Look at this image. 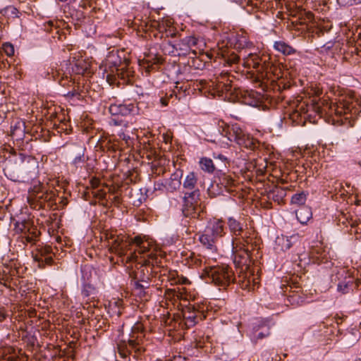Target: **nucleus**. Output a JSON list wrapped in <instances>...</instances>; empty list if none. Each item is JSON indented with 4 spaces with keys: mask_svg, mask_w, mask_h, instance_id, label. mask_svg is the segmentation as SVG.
Here are the masks:
<instances>
[{
    "mask_svg": "<svg viewBox=\"0 0 361 361\" xmlns=\"http://www.w3.org/2000/svg\"><path fill=\"white\" fill-rule=\"evenodd\" d=\"M47 25L50 27H52L54 25V23L49 20V22H47Z\"/></svg>",
    "mask_w": 361,
    "mask_h": 361,
    "instance_id": "47",
    "label": "nucleus"
},
{
    "mask_svg": "<svg viewBox=\"0 0 361 361\" xmlns=\"http://www.w3.org/2000/svg\"><path fill=\"white\" fill-rule=\"evenodd\" d=\"M197 182V176L194 172L188 173L183 180V188L191 190L185 192L183 198L182 212L185 217L198 219L202 212L199 203L200 191L195 188Z\"/></svg>",
    "mask_w": 361,
    "mask_h": 361,
    "instance_id": "2",
    "label": "nucleus"
},
{
    "mask_svg": "<svg viewBox=\"0 0 361 361\" xmlns=\"http://www.w3.org/2000/svg\"><path fill=\"white\" fill-rule=\"evenodd\" d=\"M296 217L302 224H305L312 217L310 208L302 207L296 211Z\"/></svg>",
    "mask_w": 361,
    "mask_h": 361,
    "instance_id": "18",
    "label": "nucleus"
},
{
    "mask_svg": "<svg viewBox=\"0 0 361 361\" xmlns=\"http://www.w3.org/2000/svg\"><path fill=\"white\" fill-rule=\"evenodd\" d=\"M114 56H109V57H108V59H106V63H111V58H113Z\"/></svg>",
    "mask_w": 361,
    "mask_h": 361,
    "instance_id": "46",
    "label": "nucleus"
},
{
    "mask_svg": "<svg viewBox=\"0 0 361 361\" xmlns=\"http://www.w3.org/2000/svg\"><path fill=\"white\" fill-rule=\"evenodd\" d=\"M206 229L216 240L225 234L224 224L221 220L211 221Z\"/></svg>",
    "mask_w": 361,
    "mask_h": 361,
    "instance_id": "12",
    "label": "nucleus"
},
{
    "mask_svg": "<svg viewBox=\"0 0 361 361\" xmlns=\"http://www.w3.org/2000/svg\"><path fill=\"white\" fill-rule=\"evenodd\" d=\"M11 9H12L11 13H12L13 14H15V13H16V11H17V10H16V8H11Z\"/></svg>",
    "mask_w": 361,
    "mask_h": 361,
    "instance_id": "48",
    "label": "nucleus"
},
{
    "mask_svg": "<svg viewBox=\"0 0 361 361\" xmlns=\"http://www.w3.org/2000/svg\"><path fill=\"white\" fill-rule=\"evenodd\" d=\"M27 240H28V241H31V240H32V238H30V237H28V238H27Z\"/></svg>",
    "mask_w": 361,
    "mask_h": 361,
    "instance_id": "53",
    "label": "nucleus"
},
{
    "mask_svg": "<svg viewBox=\"0 0 361 361\" xmlns=\"http://www.w3.org/2000/svg\"><path fill=\"white\" fill-rule=\"evenodd\" d=\"M200 243L207 249L214 250L215 248L214 243L216 240L207 232L205 229L204 233L200 236Z\"/></svg>",
    "mask_w": 361,
    "mask_h": 361,
    "instance_id": "20",
    "label": "nucleus"
},
{
    "mask_svg": "<svg viewBox=\"0 0 361 361\" xmlns=\"http://www.w3.org/2000/svg\"><path fill=\"white\" fill-rule=\"evenodd\" d=\"M93 193L94 196L99 200H104L106 197V192L103 189H99Z\"/></svg>",
    "mask_w": 361,
    "mask_h": 361,
    "instance_id": "33",
    "label": "nucleus"
},
{
    "mask_svg": "<svg viewBox=\"0 0 361 361\" xmlns=\"http://www.w3.org/2000/svg\"><path fill=\"white\" fill-rule=\"evenodd\" d=\"M82 294L85 295V296H88V294H87V292L83 290L82 291Z\"/></svg>",
    "mask_w": 361,
    "mask_h": 361,
    "instance_id": "49",
    "label": "nucleus"
},
{
    "mask_svg": "<svg viewBox=\"0 0 361 361\" xmlns=\"http://www.w3.org/2000/svg\"><path fill=\"white\" fill-rule=\"evenodd\" d=\"M197 44V39L193 36H187L183 39H180L178 42L174 44L173 47L176 50H179V55H186L189 53V51L192 47L196 46Z\"/></svg>",
    "mask_w": 361,
    "mask_h": 361,
    "instance_id": "11",
    "label": "nucleus"
},
{
    "mask_svg": "<svg viewBox=\"0 0 361 361\" xmlns=\"http://www.w3.org/2000/svg\"><path fill=\"white\" fill-rule=\"evenodd\" d=\"M353 283V280L351 279H349V280L348 281L338 283V290L343 293H348V289H349V288H348L349 285H350V283Z\"/></svg>",
    "mask_w": 361,
    "mask_h": 361,
    "instance_id": "26",
    "label": "nucleus"
},
{
    "mask_svg": "<svg viewBox=\"0 0 361 361\" xmlns=\"http://www.w3.org/2000/svg\"><path fill=\"white\" fill-rule=\"evenodd\" d=\"M190 258H191V262L192 264H194L197 267L202 266V259L199 255H196L194 253H192L190 255Z\"/></svg>",
    "mask_w": 361,
    "mask_h": 361,
    "instance_id": "30",
    "label": "nucleus"
},
{
    "mask_svg": "<svg viewBox=\"0 0 361 361\" xmlns=\"http://www.w3.org/2000/svg\"><path fill=\"white\" fill-rule=\"evenodd\" d=\"M217 129L222 136L226 137L230 142H231V137H233V124L228 125L224 121H219L217 123Z\"/></svg>",
    "mask_w": 361,
    "mask_h": 361,
    "instance_id": "17",
    "label": "nucleus"
},
{
    "mask_svg": "<svg viewBox=\"0 0 361 361\" xmlns=\"http://www.w3.org/2000/svg\"><path fill=\"white\" fill-rule=\"evenodd\" d=\"M119 234H116V233H114L113 232H108L106 233V238L109 240H112V242H114V240L116 238L117 235H118Z\"/></svg>",
    "mask_w": 361,
    "mask_h": 361,
    "instance_id": "40",
    "label": "nucleus"
},
{
    "mask_svg": "<svg viewBox=\"0 0 361 361\" xmlns=\"http://www.w3.org/2000/svg\"><path fill=\"white\" fill-rule=\"evenodd\" d=\"M138 260V264H140V267L135 273V288L141 290L149 287L152 269L149 270L148 267L157 265L160 261L159 260L157 255L154 252L152 247L149 249V251H147L145 255H142L140 259Z\"/></svg>",
    "mask_w": 361,
    "mask_h": 361,
    "instance_id": "3",
    "label": "nucleus"
},
{
    "mask_svg": "<svg viewBox=\"0 0 361 361\" xmlns=\"http://www.w3.org/2000/svg\"><path fill=\"white\" fill-rule=\"evenodd\" d=\"M66 95L68 96V97H77L79 95V93L78 92L75 90V88H73L72 90L68 92Z\"/></svg>",
    "mask_w": 361,
    "mask_h": 361,
    "instance_id": "39",
    "label": "nucleus"
},
{
    "mask_svg": "<svg viewBox=\"0 0 361 361\" xmlns=\"http://www.w3.org/2000/svg\"><path fill=\"white\" fill-rule=\"evenodd\" d=\"M355 108V104L349 99L348 100L339 101L338 103H331L324 106L322 111H325L329 115L336 114L341 116L352 111Z\"/></svg>",
    "mask_w": 361,
    "mask_h": 361,
    "instance_id": "8",
    "label": "nucleus"
},
{
    "mask_svg": "<svg viewBox=\"0 0 361 361\" xmlns=\"http://www.w3.org/2000/svg\"><path fill=\"white\" fill-rule=\"evenodd\" d=\"M91 184H92V186L93 188H97L98 185H99V180L95 179V180H92L91 181Z\"/></svg>",
    "mask_w": 361,
    "mask_h": 361,
    "instance_id": "42",
    "label": "nucleus"
},
{
    "mask_svg": "<svg viewBox=\"0 0 361 361\" xmlns=\"http://www.w3.org/2000/svg\"><path fill=\"white\" fill-rule=\"evenodd\" d=\"M231 44L236 50H243L252 47V43L250 42L247 36L243 34L236 35Z\"/></svg>",
    "mask_w": 361,
    "mask_h": 361,
    "instance_id": "16",
    "label": "nucleus"
},
{
    "mask_svg": "<svg viewBox=\"0 0 361 361\" xmlns=\"http://www.w3.org/2000/svg\"><path fill=\"white\" fill-rule=\"evenodd\" d=\"M135 109L133 104H111L109 111L112 115H122L126 116L131 114Z\"/></svg>",
    "mask_w": 361,
    "mask_h": 361,
    "instance_id": "13",
    "label": "nucleus"
},
{
    "mask_svg": "<svg viewBox=\"0 0 361 361\" xmlns=\"http://www.w3.org/2000/svg\"><path fill=\"white\" fill-rule=\"evenodd\" d=\"M274 47L276 50L284 55H290L295 51V50L292 47L283 41L275 42Z\"/></svg>",
    "mask_w": 361,
    "mask_h": 361,
    "instance_id": "21",
    "label": "nucleus"
},
{
    "mask_svg": "<svg viewBox=\"0 0 361 361\" xmlns=\"http://www.w3.org/2000/svg\"><path fill=\"white\" fill-rule=\"evenodd\" d=\"M202 314L199 311H196L194 307H188L183 312V317L187 325L189 326H194L198 322V318L201 317Z\"/></svg>",
    "mask_w": 361,
    "mask_h": 361,
    "instance_id": "15",
    "label": "nucleus"
},
{
    "mask_svg": "<svg viewBox=\"0 0 361 361\" xmlns=\"http://www.w3.org/2000/svg\"><path fill=\"white\" fill-rule=\"evenodd\" d=\"M51 252V247L50 246H45L38 249L37 252L34 255V259L36 262H40L43 261V257L50 255Z\"/></svg>",
    "mask_w": 361,
    "mask_h": 361,
    "instance_id": "24",
    "label": "nucleus"
},
{
    "mask_svg": "<svg viewBox=\"0 0 361 361\" xmlns=\"http://www.w3.org/2000/svg\"><path fill=\"white\" fill-rule=\"evenodd\" d=\"M286 195V191L283 188H276L272 190L269 194V198H271L274 201L280 203L283 201V197Z\"/></svg>",
    "mask_w": 361,
    "mask_h": 361,
    "instance_id": "23",
    "label": "nucleus"
},
{
    "mask_svg": "<svg viewBox=\"0 0 361 361\" xmlns=\"http://www.w3.org/2000/svg\"><path fill=\"white\" fill-rule=\"evenodd\" d=\"M300 240L301 236L298 233L293 234L290 236L281 235L276 237L274 249L276 252H285L293 245L299 243Z\"/></svg>",
    "mask_w": 361,
    "mask_h": 361,
    "instance_id": "9",
    "label": "nucleus"
},
{
    "mask_svg": "<svg viewBox=\"0 0 361 361\" xmlns=\"http://www.w3.org/2000/svg\"><path fill=\"white\" fill-rule=\"evenodd\" d=\"M160 102L162 104V106H166L168 105V100L163 97L160 99Z\"/></svg>",
    "mask_w": 361,
    "mask_h": 361,
    "instance_id": "43",
    "label": "nucleus"
},
{
    "mask_svg": "<svg viewBox=\"0 0 361 361\" xmlns=\"http://www.w3.org/2000/svg\"><path fill=\"white\" fill-rule=\"evenodd\" d=\"M200 166L204 172L212 173L215 170V166L213 161L207 157H202L199 161Z\"/></svg>",
    "mask_w": 361,
    "mask_h": 361,
    "instance_id": "22",
    "label": "nucleus"
},
{
    "mask_svg": "<svg viewBox=\"0 0 361 361\" xmlns=\"http://www.w3.org/2000/svg\"><path fill=\"white\" fill-rule=\"evenodd\" d=\"M243 64L245 68H252L257 71H262L264 68L265 61H263L262 58L257 54L249 53L247 56H243Z\"/></svg>",
    "mask_w": 361,
    "mask_h": 361,
    "instance_id": "10",
    "label": "nucleus"
},
{
    "mask_svg": "<svg viewBox=\"0 0 361 361\" xmlns=\"http://www.w3.org/2000/svg\"><path fill=\"white\" fill-rule=\"evenodd\" d=\"M176 283H182V284H187V283H189V281L185 277H181L177 281H176Z\"/></svg>",
    "mask_w": 361,
    "mask_h": 361,
    "instance_id": "41",
    "label": "nucleus"
},
{
    "mask_svg": "<svg viewBox=\"0 0 361 361\" xmlns=\"http://www.w3.org/2000/svg\"><path fill=\"white\" fill-rule=\"evenodd\" d=\"M84 161V152L82 151L81 153H79V154L74 158L73 163L75 165H78V164L82 163Z\"/></svg>",
    "mask_w": 361,
    "mask_h": 361,
    "instance_id": "35",
    "label": "nucleus"
},
{
    "mask_svg": "<svg viewBox=\"0 0 361 361\" xmlns=\"http://www.w3.org/2000/svg\"><path fill=\"white\" fill-rule=\"evenodd\" d=\"M233 271L227 265L205 266L202 276L212 280L214 284L223 288L233 281Z\"/></svg>",
    "mask_w": 361,
    "mask_h": 361,
    "instance_id": "4",
    "label": "nucleus"
},
{
    "mask_svg": "<svg viewBox=\"0 0 361 361\" xmlns=\"http://www.w3.org/2000/svg\"><path fill=\"white\" fill-rule=\"evenodd\" d=\"M246 245L247 244L245 242H243L235 247V245L232 243L233 263L237 267H241L245 270L249 268L250 264V255Z\"/></svg>",
    "mask_w": 361,
    "mask_h": 361,
    "instance_id": "7",
    "label": "nucleus"
},
{
    "mask_svg": "<svg viewBox=\"0 0 361 361\" xmlns=\"http://www.w3.org/2000/svg\"><path fill=\"white\" fill-rule=\"evenodd\" d=\"M337 2L341 6H351L361 4V0H337Z\"/></svg>",
    "mask_w": 361,
    "mask_h": 361,
    "instance_id": "31",
    "label": "nucleus"
},
{
    "mask_svg": "<svg viewBox=\"0 0 361 361\" xmlns=\"http://www.w3.org/2000/svg\"><path fill=\"white\" fill-rule=\"evenodd\" d=\"M3 50L8 56H11L14 54L13 46L10 43H4L3 44Z\"/></svg>",
    "mask_w": 361,
    "mask_h": 361,
    "instance_id": "28",
    "label": "nucleus"
},
{
    "mask_svg": "<svg viewBox=\"0 0 361 361\" xmlns=\"http://www.w3.org/2000/svg\"><path fill=\"white\" fill-rule=\"evenodd\" d=\"M233 137L231 142L250 149H255L259 147V142L246 134L237 123L233 124Z\"/></svg>",
    "mask_w": 361,
    "mask_h": 361,
    "instance_id": "6",
    "label": "nucleus"
},
{
    "mask_svg": "<svg viewBox=\"0 0 361 361\" xmlns=\"http://www.w3.org/2000/svg\"><path fill=\"white\" fill-rule=\"evenodd\" d=\"M5 318V314L4 313H0V322L3 321Z\"/></svg>",
    "mask_w": 361,
    "mask_h": 361,
    "instance_id": "45",
    "label": "nucleus"
},
{
    "mask_svg": "<svg viewBox=\"0 0 361 361\" xmlns=\"http://www.w3.org/2000/svg\"><path fill=\"white\" fill-rule=\"evenodd\" d=\"M358 165L361 167V161H358Z\"/></svg>",
    "mask_w": 361,
    "mask_h": 361,
    "instance_id": "52",
    "label": "nucleus"
},
{
    "mask_svg": "<svg viewBox=\"0 0 361 361\" xmlns=\"http://www.w3.org/2000/svg\"><path fill=\"white\" fill-rule=\"evenodd\" d=\"M133 244L135 245L136 249L126 257L128 262L138 261V255H145L147 251L152 247L149 241L143 240L140 236L130 238L129 236L120 233L114 240V242L111 243L110 250L111 252L123 257L127 254Z\"/></svg>",
    "mask_w": 361,
    "mask_h": 361,
    "instance_id": "1",
    "label": "nucleus"
},
{
    "mask_svg": "<svg viewBox=\"0 0 361 361\" xmlns=\"http://www.w3.org/2000/svg\"><path fill=\"white\" fill-rule=\"evenodd\" d=\"M227 224L232 233L231 243L235 245V247L242 244L243 242H245L247 244L250 243L249 233L243 228V226L240 221L233 217H229Z\"/></svg>",
    "mask_w": 361,
    "mask_h": 361,
    "instance_id": "5",
    "label": "nucleus"
},
{
    "mask_svg": "<svg viewBox=\"0 0 361 361\" xmlns=\"http://www.w3.org/2000/svg\"><path fill=\"white\" fill-rule=\"evenodd\" d=\"M59 83L60 85L65 87L66 85L69 86L70 84L73 85L74 83L71 82V80L68 79V77L66 75L65 78L61 77V78H58Z\"/></svg>",
    "mask_w": 361,
    "mask_h": 361,
    "instance_id": "32",
    "label": "nucleus"
},
{
    "mask_svg": "<svg viewBox=\"0 0 361 361\" xmlns=\"http://www.w3.org/2000/svg\"><path fill=\"white\" fill-rule=\"evenodd\" d=\"M114 202L116 203V204H118L119 203V197L118 196H115L114 197Z\"/></svg>",
    "mask_w": 361,
    "mask_h": 361,
    "instance_id": "44",
    "label": "nucleus"
},
{
    "mask_svg": "<svg viewBox=\"0 0 361 361\" xmlns=\"http://www.w3.org/2000/svg\"><path fill=\"white\" fill-rule=\"evenodd\" d=\"M53 262L52 257L51 255L43 257V261L39 262V267H44V264H51Z\"/></svg>",
    "mask_w": 361,
    "mask_h": 361,
    "instance_id": "34",
    "label": "nucleus"
},
{
    "mask_svg": "<svg viewBox=\"0 0 361 361\" xmlns=\"http://www.w3.org/2000/svg\"><path fill=\"white\" fill-rule=\"evenodd\" d=\"M51 197H48V195H47V196L45 197V200H51Z\"/></svg>",
    "mask_w": 361,
    "mask_h": 361,
    "instance_id": "50",
    "label": "nucleus"
},
{
    "mask_svg": "<svg viewBox=\"0 0 361 361\" xmlns=\"http://www.w3.org/2000/svg\"><path fill=\"white\" fill-rule=\"evenodd\" d=\"M118 137L121 140L125 142L126 145L128 147L133 145V139L127 134H126L123 132L118 133Z\"/></svg>",
    "mask_w": 361,
    "mask_h": 361,
    "instance_id": "27",
    "label": "nucleus"
},
{
    "mask_svg": "<svg viewBox=\"0 0 361 361\" xmlns=\"http://www.w3.org/2000/svg\"><path fill=\"white\" fill-rule=\"evenodd\" d=\"M214 158L216 159H219L220 161H221L224 163V166H226V164L228 163L227 158L223 154H219L216 157H214Z\"/></svg>",
    "mask_w": 361,
    "mask_h": 361,
    "instance_id": "38",
    "label": "nucleus"
},
{
    "mask_svg": "<svg viewBox=\"0 0 361 361\" xmlns=\"http://www.w3.org/2000/svg\"><path fill=\"white\" fill-rule=\"evenodd\" d=\"M176 32L170 33V35H171V37H175V36H176Z\"/></svg>",
    "mask_w": 361,
    "mask_h": 361,
    "instance_id": "51",
    "label": "nucleus"
},
{
    "mask_svg": "<svg viewBox=\"0 0 361 361\" xmlns=\"http://www.w3.org/2000/svg\"><path fill=\"white\" fill-rule=\"evenodd\" d=\"M307 200V194L304 192L295 194L291 198V203L296 205H303Z\"/></svg>",
    "mask_w": 361,
    "mask_h": 361,
    "instance_id": "25",
    "label": "nucleus"
},
{
    "mask_svg": "<svg viewBox=\"0 0 361 361\" xmlns=\"http://www.w3.org/2000/svg\"><path fill=\"white\" fill-rule=\"evenodd\" d=\"M219 183L223 185L228 192L232 191V188L235 185V180L232 177V176L222 173L219 178Z\"/></svg>",
    "mask_w": 361,
    "mask_h": 361,
    "instance_id": "19",
    "label": "nucleus"
},
{
    "mask_svg": "<svg viewBox=\"0 0 361 361\" xmlns=\"http://www.w3.org/2000/svg\"><path fill=\"white\" fill-rule=\"evenodd\" d=\"M239 60H240V56L234 54L229 58L228 62L230 63H236L239 61Z\"/></svg>",
    "mask_w": 361,
    "mask_h": 361,
    "instance_id": "37",
    "label": "nucleus"
},
{
    "mask_svg": "<svg viewBox=\"0 0 361 361\" xmlns=\"http://www.w3.org/2000/svg\"><path fill=\"white\" fill-rule=\"evenodd\" d=\"M59 1H61V2H64V1H66L67 0H59Z\"/></svg>",
    "mask_w": 361,
    "mask_h": 361,
    "instance_id": "54",
    "label": "nucleus"
},
{
    "mask_svg": "<svg viewBox=\"0 0 361 361\" xmlns=\"http://www.w3.org/2000/svg\"><path fill=\"white\" fill-rule=\"evenodd\" d=\"M182 173L176 171L171 174V177L165 181L164 187L168 192H173L177 190L181 185L180 177Z\"/></svg>",
    "mask_w": 361,
    "mask_h": 361,
    "instance_id": "14",
    "label": "nucleus"
},
{
    "mask_svg": "<svg viewBox=\"0 0 361 361\" xmlns=\"http://www.w3.org/2000/svg\"><path fill=\"white\" fill-rule=\"evenodd\" d=\"M128 342L129 346H130L132 348V349H135L137 350H140V348H136L139 344L138 341L136 339L131 338L128 339Z\"/></svg>",
    "mask_w": 361,
    "mask_h": 361,
    "instance_id": "36",
    "label": "nucleus"
},
{
    "mask_svg": "<svg viewBox=\"0 0 361 361\" xmlns=\"http://www.w3.org/2000/svg\"><path fill=\"white\" fill-rule=\"evenodd\" d=\"M261 328L263 329V331L258 333L256 336L257 338H263L269 335V327L267 324L263 323Z\"/></svg>",
    "mask_w": 361,
    "mask_h": 361,
    "instance_id": "29",
    "label": "nucleus"
}]
</instances>
